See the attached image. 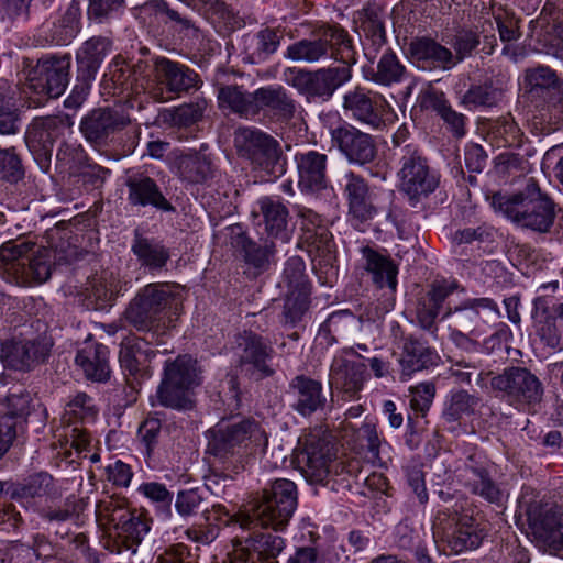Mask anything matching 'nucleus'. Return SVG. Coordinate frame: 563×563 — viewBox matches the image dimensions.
I'll list each match as a JSON object with an SVG mask.
<instances>
[{"instance_id":"obj_28","label":"nucleus","mask_w":563,"mask_h":563,"mask_svg":"<svg viewBox=\"0 0 563 563\" xmlns=\"http://www.w3.org/2000/svg\"><path fill=\"white\" fill-rule=\"evenodd\" d=\"M154 74L157 84L176 95L197 89L201 85L199 75L194 69L166 57L154 60Z\"/></svg>"},{"instance_id":"obj_51","label":"nucleus","mask_w":563,"mask_h":563,"mask_svg":"<svg viewBox=\"0 0 563 563\" xmlns=\"http://www.w3.org/2000/svg\"><path fill=\"white\" fill-rule=\"evenodd\" d=\"M407 69L391 49H386L380 56L376 70H373L369 79L380 86L389 87L404 81Z\"/></svg>"},{"instance_id":"obj_21","label":"nucleus","mask_w":563,"mask_h":563,"mask_svg":"<svg viewBox=\"0 0 563 563\" xmlns=\"http://www.w3.org/2000/svg\"><path fill=\"white\" fill-rule=\"evenodd\" d=\"M477 24L476 29L481 27V34L484 42L483 49L486 54H492L497 41L495 31L499 33V37L503 42H511L520 36L519 32V20L506 11L499 10V12L493 11L490 8L485 5L479 10L478 16H475Z\"/></svg>"},{"instance_id":"obj_38","label":"nucleus","mask_w":563,"mask_h":563,"mask_svg":"<svg viewBox=\"0 0 563 563\" xmlns=\"http://www.w3.org/2000/svg\"><path fill=\"white\" fill-rule=\"evenodd\" d=\"M131 252L141 267L150 272L163 271L170 258L168 247L162 241L144 235L140 228L133 231Z\"/></svg>"},{"instance_id":"obj_18","label":"nucleus","mask_w":563,"mask_h":563,"mask_svg":"<svg viewBox=\"0 0 563 563\" xmlns=\"http://www.w3.org/2000/svg\"><path fill=\"white\" fill-rule=\"evenodd\" d=\"M329 133L332 144L351 164L364 166L376 158L377 148L374 137L356 126L338 118V124L330 126Z\"/></svg>"},{"instance_id":"obj_64","label":"nucleus","mask_w":563,"mask_h":563,"mask_svg":"<svg viewBox=\"0 0 563 563\" xmlns=\"http://www.w3.org/2000/svg\"><path fill=\"white\" fill-rule=\"evenodd\" d=\"M500 102L487 84L473 85L461 98V104L467 109L495 107Z\"/></svg>"},{"instance_id":"obj_10","label":"nucleus","mask_w":563,"mask_h":563,"mask_svg":"<svg viewBox=\"0 0 563 563\" xmlns=\"http://www.w3.org/2000/svg\"><path fill=\"white\" fill-rule=\"evenodd\" d=\"M492 389L516 407L539 405L543 398L541 380L526 367L510 366L490 378Z\"/></svg>"},{"instance_id":"obj_37","label":"nucleus","mask_w":563,"mask_h":563,"mask_svg":"<svg viewBox=\"0 0 563 563\" xmlns=\"http://www.w3.org/2000/svg\"><path fill=\"white\" fill-rule=\"evenodd\" d=\"M457 288L456 282L434 280L428 291L418 299L417 319L424 330L431 331L434 327L445 299Z\"/></svg>"},{"instance_id":"obj_52","label":"nucleus","mask_w":563,"mask_h":563,"mask_svg":"<svg viewBox=\"0 0 563 563\" xmlns=\"http://www.w3.org/2000/svg\"><path fill=\"white\" fill-rule=\"evenodd\" d=\"M154 355L155 353L148 349V342L146 340L132 336L126 338L122 342L119 361L121 366L129 371L130 374H135L140 371V366Z\"/></svg>"},{"instance_id":"obj_33","label":"nucleus","mask_w":563,"mask_h":563,"mask_svg":"<svg viewBox=\"0 0 563 563\" xmlns=\"http://www.w3.org/2000/svg\"><path fill=\"white\" fill-rule=\"evenodd\" d=\"M361 253L364 261L363 268L373 285L378 289H387L391 294L396 292L398 265L390 256L371 246L362 247Z\"/></svg>"},{"instance_id":"obj_53","label":"nucleus","mask_w":563,"mask_h":563,"mask_svg":"<svg viewBox=\"0 0 563 563\" xmlns=\"http://www.w3.org/2000/svg\"><path fill=\"white\" fill-rule=\"evenodd\" d=\"M118 534L123 537L126 547L135 552L136 547L142 542L150 531V522L145 516L136 510H130L122 521L115 527Z\"/></svg>"},{"instance_id":"obj_6","label":"nucleus","mask_w":563,"mask_h":563,"mask_svg":"<svg viewBox=\"0 0 563 563\" xmlns=\"http://www.w3.org/2000/svg\"><path fill=\"white\" fill-rule=\"evenodd\" d=\"M34 243H7L0 247V261L4 269L12 275L11 283L19 286H31L45 283L52 274V253L38 247L32 251Z\"/></svg>"},{"instance_id":"obj_8","label":"nucleus","mask_w":563,"mask_h":563,"mask_svg":"<svg viewBox=\"0 0 563 563\" xmlns=\"http://www.w3.org/2000/svg\"><path fill=\"white\" fill-rule=\"evenodd\" d=\"M70 64L69 54L63 56L47 55L37 60L29 73V85L23 89L25 95L27 90H34L38 95L29 102V107L43 104L46 96L58 98L63 95L69 82Z\"/></svg>"},{"instance_id":"obj_63","label":"nucleus","mask_w":563,"mask_h":563,"mask_svg":"<svg viewBox=\"0 0 563 563\" xmlns=\"http://www.w3.org/2000/svg\"><path fill=\"white\" fill-rule=\"evenodd\" d=\"M338 550L343 549L339 547L332 548V552H321L317 547L303 545L296 548L295 552L288 558L287 563H334L340 560Z\"/></svg>"},{"instance_id":"obj_25","label":"nucleus","mask_w":563,"mask_h":563,"mask_svg":"<svg viewBox=\"0 0 563 563\" xmlns=\"http://www.w3.org/2000/svg\"><path fill=\"white\" fill-rule=\"evenodd\" d=\"M463 484L474 495L479 496L490 504L500 505L504 493L490 474L488 462L468 456L463 468Z\"/></svg>"},{"instance_id":"obj_62","label":"nucleus","mask_w":563,"mask_h":563,"mask_svg":"<svg viewBox=\"0 0 563 563\" xmlns=\"http://www.w3.org/2000/svg\"><path fill=\"white\" fill-rule=\"evenodd\" d=\"M306 265L301 257L292 256L285 263L283 282L290 290H310V284L305 275Z\"/></svg>"},{"instance_id":"obj_36","label":"nucleus","mask_w":563,"mask_h":563,"mask_svg":"<svg viewBox=\"0 0 563 563\" xmlns=\"http://www.w3.org/2000/svg\"><path fill=\"white\" fill-rule=\"evenodd\" d=\"M457 288L456 282L434 280L428 291L418 299L417 319L424 330L431 331L434 327L445 299Z\"/></svg>"},{"instance_id":"obj_27","label":"nucleus","mask_w":563,"mask_h":563,"mask_svg":"<svg viewBox=\"0 0 563 563\" xmlns=\"http://www.w3.org/2000/svg\"><path fill=\"white\" fill-rule=\"evenodd\" d=\"M367 377L365 363L338 355L330 366L329 384L342 391L347 399H354L363 389Z\"/></svg>"},{"instance_id":"obj_5","label":"nucleus","mask_w":563,"mask_h":563,"mask_svg":"<svg viewBox=\"0 0 563 563\" xmlns=\"http://www.w3.org/2000/svg\"><path fill=\"white\" fill-rule=\"evenodd\" d=\"M180 302L178 287L167 283H152L139 290L124 311L125 320L139 331L164 333L162 313Z\"/></svg>"},{"instance_id":"obj_35","label":"nucleus","mask_w":563,"mask_h":563,"mask_svg":"<svg viewBox=\"0 0 563 563\" xmlns=\"http://www.w3.org/2000/svg\"><path fill=\"white\" fill-rule=\"evenodd\" d=\"M438 353L421 340L408 336L404 339L401 354L398 360L400 366V380L406 382L412 374L430 366L437 365Z\"/></svg>"},{"instance_id":"obj_26","label":"nucleus","mask_w":563,"mask_h":563,"mask_svg":"<svg viewBox=\"0 0 563 563\" xmlns=\"http://www.w3.org/2000/svg\"><path fill=\"white\" fill-rule=\"evenodd\" d=\"M408 54L412 64L422 70H448L456 64L452 51L429 36L415 37L409 43Z\"/></svg>"},{"instance_id":"obj_49","label":"nucleus","mask_w":563,"mask_h":563,"mask_svg":"<svg viewBox=\"0 0 563 563\" xmlns=\"http://www.w3.org/2000/svg\"><path fill=\"white\" fill-rule=\"evenodd\" d=\"M88 290L89 297L96 300L98 308H103L128 290V283L121 282L119 276L112 272H102L92 278Z\"/></svg>"},{"instance_id":"obj_13","label":"nucleus","mask_w":563,"mask_h":563,"mask_svg":"<svg viewBox=\"0 0 563 563\" xmlns=\"http://www.w3.org/2000/svg\"><path fill=\"white\" fill-rule=\"evenodd\" d=\"M342 107L354 120L374 130H382L393 112L382 93L362 86L344 93Z\"/></svg>"},{"instance_id":"obj_15","label":"nucleus","mask_w":563,"mask_h":563,"mask_svg":"<svg viewBox=\"0 0 563 563\" xmlns=\"http://www.w3.org/2000/svg\"><path fill=\"white\" fill-rule=\"evenodd\" d=\"M300 220L301 241L307 244L312 261L319 266H332L335 258V244L327 221L314 210L301 205L295 206Z\"/></svg>"},{"instance_id":"obj_41","label":"nucleus","mask_w":563,"mask_h":563,"mask_svg":"<svg viewBox=\"0 0 563 563\" xmlns=\"http://www.w3.org/2000/svg\"><path fill=\"white\" fill-rule=\"evenodd\" d=\"M111 51L112 41L109 37L93 36L87 40L77 52L78 71L85 79H93Z\"/></svg>"},{"instance_id":"obj_48","label":"nucleus","mask_w":563,"mask_h":563,"mask_svg":"<svg viewBox=\"0 0 563 563\" xmlns=\"http://www.w3.org/2000/svg\"><path fill=\"white\" fill-rule=\"evenodd\" d=\"M479 402L478 396L464 389H453L448 394L443 404L442 418L449 423L459 422L463 418L474 415Z\"/></svg>"},{"instance_id":"obj_16","label":"nucleus","mask_w":563,"mask_h":563,"mask_svg":"<svg viewBox=\"0 0 563 563\" xmlns=\"http://www.w3.org/2000/svg\"><path fill=\"white\" fill-rule=\"evenodd\" d=\"M66 126V119L59 115L36 117L26 126L25 144L44 173L49 170L54 145Z\"/></svg>"},{"instance_id":"obj_46","label":"nucleus","mask_w":563,"mask_h":563,"mask_svg":"<svg viewBox=\"0 0 563 563\" xmlns=\"http://www.w3.org/2000/svg\"><path fill=\"white\" fill-rule=\"evenodd\" d=\"M60 489L57 487L53 476L46 472H38L30 475L22 483H18L12 492V498H43L56 499L60 497Z\"/></svg>"},{"instance_id":"obj_2","label":"nucleus","mask_w":563,"mask_h":563,"mask_svg":"<svg viewBox=\"0 0 563 563\" xmlns=\"http://www.w3.org/2000/svg\"><path fill=\"white\" fill-rule=\"evenodd\" d=\"M297 508V487L294 482L286 478L275 479L263 489L261 497L252 505V514H236L230 516L225 507L213 505L216 512L228 516V522L238 523L242 529L255 526L272 528L275 532L282 531L289 523Z\"/></svg>"},{"instance_id":"obj_3","label":"nucleus","mask_w":563,"mask_h":563,"mask_svg":"<svg viewBox=\"0 0 563 563\" xmlns=\"http://www.w3.org/2000/svg\"><path fill=\"white\" fill-rule=\"evenodd\" d=\"M492 207L518 228L537 233H548L554 224L555 205L530 178L527 185L512 194L496 192Z\"/></svg>"},{"instance_id":"obj_43","label":"nucleus","mask_w":563,"mask_h":563,"mask_svg":"<svg viewBox=\"0 0 563 563\" xmlns=\"http://www.w3.org/2000/svg\"><path fill=\"white\" fill-rule=\"evenodd\" d=\"M176 167L179 178L190 185L206 184L216 175L210 156L197 152L179 156Z\"/></svg>"},{"instance_id":"obj_12","label":"nucleus","mask_w":563,"mask_h":563,"mask_svg":"<svg viewBox=\"0 0 563 563\" xmlns=\"http://www.w3.org/2000/svg\"><path fill=\"white\" fill-rule=\"evenodd\" d=\"M335 453L330 440L320 431L314 430L305 437L303 448L298 455L303 476L310 483L322 484L334 470H342V463L334 460Z\"/></svg>"},{"instance_id":"obj_34","label":"nucleus","mask_w":563,"mask_h":563,"mask_svg":"<svg viewBox=\"0 0 563 563\" xmlns=\"http://www.w3.org/2000/svg\"><path fill=\"white\" fill-rule=\"evenodd\" d=\"M128 188V201L133 207L151 206L162 211H173L174 207L166 199L157 183L144 175L130 176L125 181Z\"/></svg>"},{"instance_id":"obj_58","label":"nucleus","mask_w":563,"mask_h":563,"mask_svg":"<svg viewBox=\"0 0 563 563\" xmlns=\"http://www.w3.org/2000/svg\"><path fill=\"white\" fill-rule=\"evenodd\" d=\"M20 111L13 98L0 89V134H16L20 131Z\"/></svg>"},{"instance_id":"obj_42","label":"nucleus","mask_w":563,"mask_h":563,"mask_svg":"<svg viewBox=\"0 0 563 563\" xmlns=\"http://www.w3.org/2000/svg\"><path fill=\"white\" fill-rule=\"evenodd\" d=\"M427 10L432 19L443 20L456 27L467 26L468 22L479 14L467 0H430Z\"/></svg>"},{"instance_id":"obj_7","label":"nucleus","mask_w":563,"mask_h":563,"mask_svg":"<svg viewBox=\"0 0 563 563\" xmlns=\"http://www.w3.org/2000/svg\"><path fill=\"white\" fill-rule=\"evenodd\" d=\"M196 361L189 355H180L166 362L162 382L156 391L159 405L176 410L194 407L190 389L198 385Z\"/></svg>"},{"instance_id":"obj_57","label":"nucleus","mask_w":563,"mask_h":563,"mask_svg":"<svg viewBox=\"0 0 563 563\" xmlns=\"http://www.w3.org/2000/svg\"><path fill=\"white\" fill-rule=\"evenodd\" d=\"M534 333L540 341L552 350H563V324L556 317L543 318L533 322Z\"/></svg>"},{"instance_id":"obj_11","label":"nucleus","mask_w":563,"mask_h":563,"mask_svg":"<svg viewBox=\"0 0 563 563\" xmlns=\"http://www.w3.org/2000/svg\"><path fill=\"white\" fill-rule=\"evenodd\" d=\"M234 146L240 156L268 173H283L282 148L267 133L250 126H241L234 132Z\"/></svg>"},{"instance_id":"obj_24","label":"nucleus","mask_w":563,"mask_h":563,"mask_svg":"<svg viewBox=\"0 0 563 563\" xmlns=\"http://www.w3.org/2000/svg\"><path fill=\"white\" fill-rule=\"evenodd\" d=\"M130 118L119 109L98 108L89 112L80 122V131L87 141L102 144L110 135L124 129Z\"/></svg>"},{"instance_id":"obj_22","label":"nucleus","mask_w":563,"mask_h":563,"mask_svg":"<svg viewBox=\"0 0 563 563\" xmlns=\"http://www.w3.org/2000/svg\"><path fill=\"white\" fill-rule=\"evenodd\" d=\"M287 396L290 408L305 418L327 407L322 383L303 374L295 376L289 382Z\"/></svg>"},{"instance_id":"obj_4","label":"nucleus","mask_w":563,"mask_h":563,"mask_svg":"<svg viewBox=\"0 0 563 563\" xmlns=\"http://www.w3.org/2000/svg\"><path fill=\"white\" fill-rule=\"evenodd\" d=\"M207 453L225 463L250 445L264 450L268 437L253 419H222L207 431Z\"/></svg>"},{"instance_id":"obj_31","label":"nucleus","mask_w":563,"mask_h":563,"mask_svg":"<svg viewBox=\"0 0 563 563\" xmlns=\"http://www.w3.org/2000/svg\"><path fill=\"white\" fill-rule=\"evenodd\" d=\"M52 343L45 339L12 341L2 346L5 366L16 371H29L49 354Z\"/></svg>"},{"instance_id":"obj_60","label":"nucleus","mask_w":563,"mask_h":563,"mask_svg":"<svg viewBox=\"0 0 563 563\" xmlns=\"http://www.w3.org/2000/svg\"><path fill=\"white\" fill-rule=\"evenodd\" d=\"M253 43L254 47L251 53V58L254 62H262L278 49L280 35L277 31L266 27L254 35Z\"/></svg>"},{"instance_id":"obj_56","label":"nucleus","mask_w":563,"mask_h":563,"mask_svg":"<svg viewBox=\"0 0 563 563\" xmlns=\"http://www.w3.org/2000/svg\"><path fill=\"white\" fill-rule=\"evenodd\" d=\"M475 24H477V21L473 19L467 26L461 25L454 36L452 46L455 51L454 60L456 63L470 56L479 44L481 27L476 29Z\"/></svg>"},{"instance_id":"obj_29","label":"nucleus","mask_w":563,"mask_h":563,"mask_svg":"<svg viewBox=\"0 0 563 563\" xmlns=\"http://www.w3.org/2000/svg\"><path fill=\"white\" fill-rule=\"evenodd\" d=\"M483 532L475 519L457 509L450 515V525L444 529V539L454 553H461L478 548L483 541Z\"/></svg>"},{"instance_id":"obj_54","label":"nucleus","mask_w":563,"mask_h":563,"mask_svg":"<svg viewBox=\"0 0 563 563\" xmlns=\"http://www.w3.org/2000/svg\"><path fill=\"white\" fill-rule=\"evenodd\" d=\"M490 134L497 147H520L523 140V133L511 115L495 120Z\"/></svg>"},{"instance_id":"obj_9","label":"nucleus","mask_w":563,"mask_h":563,"mask_svg":"<svg viewBox=\"0 0 563 563\" xmlns=\"http://www.w3.org/2000/svg\"><path fill=\"white\" fill-rule=\"evenodd\" d=\"M401 190L411 199L432 194L440 185V174L431 168L419 147H401L397 152Z\"/></svg>"},{"instance_id":"obj_61","label":"nucleus","mask_w":563,"mask_h":563,"mask_svg":"<svg viewBox=\"0 0 563 563\" xmlns=\"http://www.w3.org/2000/svg\"><path fill=\"white\" fill-rule=\"evenodd\" d=\"M310 290H290L284 305V319L286 323L299 322L309 308Z\"/></svg>"},{"instance_id":"obj_19","label":"nucleus","mask_w":563,"mask_h":563,"mask_svg":"<svg viewBox=\"0 0 563 563\" xmlns=\"http://www.w3.org/2000/svg\"><path fill=\"white\" fill-rule=\"evenodd\" d=\"M80 20V2L71 0L57 19L45 21L35 30L34 41L40 46H66L79 34Z\"/></svg>"},{"instance_id":"obj_59","label":"nucleus","mask_w":563,"mask_h":563,"mask_svg":"<svg viewBox=\"0 0 563 563\" xmlns=\"http://www.w3.org/2000/svg\"><path fill=\"white\" fill-rule=\"evenodd\" d=\"M25 174L22 159L14 147L0 148V179L16 184Z\"/></svg>"},{"instance_id":"obj_39","label":"nucleus","mask_w":563,"mask_h":563,"mask_svg":"<svg viewBox=\"0 0 563 563\" xmlns=\"http://www.w3.org/2000/svg\"><path fill=\"white\" fill-rule=\"evenodd\" d=\"M76 364L81 367L86 377L96 382H104L110 376L109 350L89 336L78 350Z\"/></svg>"},{"instance_id":"obj_23","label":"nucleus","mask_w":563,"mask_h":563,"mask_svg":"<svg viewBox=\"0 0 563 563\" xmlns=\"http://www.w3.org/2000/svg\"><path fill=\"white\" fill-rule=\"evenodd\" d=\"M525 84L530 98H540L548 107L563 109V79L549 66L527 68Z\"/></svg>"},{"instance_id":"obj_55","label":"nucleus","mask_w":563,"mask_h":563,"mask_svg":"<svg viewBox=\"0 0 563 563\" xmlns=\"http://www.w3.org/2000/svg\"><path fill=\"white\" fill-rule=\"evenodd\" d=\"M208 102L205 98H197L189 103L180 104L168 111V118L173 125L188 128L199 122L207 109Z\"/></svg>"},{"instance_id":"obj_17","label":"nucleus","mask_w":563,"mask_h":563,"mask_svg":"<svg viewBox=\"0 0 563 563\" xmlns=\"http://www.w3.org/2000/svg\"><path fill=\"white\" fill-rule=\"evenodd\" d=\"M344 180L343 195L347 203L349 221L354 228L361 229L379 211H384L385 207L378 202V194L361 175L349 172Z\"/></svg>"},{"instance_id":"obj_20","label":"nucleus","mask_w":563,"mask_h":563,"mask_svg":"<svg viewBox=\"0 0 563 563\" xmlns=\"http://www.w3.org/2000/svg\"><path fill=\"white\" fill-rule=\"evenodd\" d=\"M251 528L247 536L235 537L234 558L253 559L256 563H276V558L286 547L285 539L271 531H257Z\"/></svg>"},{"instance_id":"obj_45","label":"nucleus","mask_w":563,"mask_h":563,"mask_svg":"<svg viewBox=\"0 0 563 563\" xmlns=\"http://www.w3.org/2000/svg\"><path fill=\"white\" fill-rule=\"evenodd\" d=\"M257 114L267 109L283 119H290L296 112V101L283 86L262 87L256 90Z\"/></svg>"},{"instance_id":"obj_44","label":"nucleus","mask_w":563,"mask_h":563,"mask_svg":"<svg viewBox=\"0 0 563 563\" xmlns=\"http://www.w3.org/2000/svg\"><path fill=\"white\" fill-rule=\"evenodd\" d=\"M261 214L263 216L265 229L269 236L279 239L283 242L289 241L288 209L279 199L262 197L257 201Z\"/></svg>"},{"instance_id":"obj_14","label":"nucleus","mask_w":563,"mask_h":563,"mask_svg":"<svg viewBox=\"0 0 563 563\" xmlns=\"http://www.w3.org/2000/svg\"><path fill=\"white\" fill-rule=\"evenodd\" d=\"M528 528L537 544L544 551L558 552L563 549L561 514L554 506L540 501H522Z\"/></svg>"},{"instance_id":"obj_40","label":"nucleus","mask_w":563,"mask_h":563,"mask_svg":"<svg viewBox=\"0 0 563 563\" xmlns=\"http://www.w3.org/2000/svg\"><path fill=\"white\" fill-rule=\"evenodd\" d=\"M239 347L242 350L240 354L242 365H252L260 378L269 377L274 374V369L266 364L273 350L262 336L245 331L239 339Z\"/></svg>"},{"instance_id":"obj_50","label":"nucleus","mask_w":563,"mask_h":563,"mask_svg":"<svg viewBox=\"0 0 563 563\" xmlns=\"http://www.w3.org/2000/svg\"><path fill=\"white\" fill-rule=\"evenodd\" d=\"M428 107L431 108L444 121L446 128L456 137H462L466 133V117L455 111L444 93L433 91L427 97Z\"/></svg>"},{"instance_id":"obj_1","label":"nucleus","mask_w":563,"mask_h":563,"mask_svg":"<svg viewBox=\"0 0 563 563\" xmlns=\"http://www.w3.org/2000/svg\"><path fill=\"white\" fill-rule=\"evenodd\" d=\"M285 58L308 64L335 59L343 64L314 70L298 67L284 69L283 80L308 102L329 101L340 87L352 79L351 66L357 62L352 38L339 24L321 25L309 38L290 44Z\"/></svg>"},{"instance_id":"obj_30","label":"nucleus","mask_w":563,"mask_h":563,"mask_svg":"<svg viewBox=\"0 0 563 563\" xmlns=\"http://www.w3.org/2000/svg\"><path fill=\"white\" fill-rule=\"evenodd\" d=\"M295 162L298 187L302 192L316 194L327 188L328 156L317 151L297 153Z\"/></svg>"},{"instance_id":"obj_32","label":"nucleus","mask_w":563,"mask_h":563,"mask_svg":"<svg viewBox=\"0 0 563 563\" xmlns=\"http://www.w3.org/2000/svg\"><path fill=\"white\" fill-rule=\"evenodd\" d=\"M229 243L238 252L246 264L257 269H266L269 265V258L275 254V244L273 241H265L263 245L255 243L239 223L230 225Z\"/></svg>"},{"instance_id":"obj_47","label":"nucleus","mask_w":563,"mask_h":563,"mask_svg":"<svg viewBox=\"0 0 563 563\" xmlns=\"http://www.w3.org/2000/svg\"><path fill=\"white\" fill-rule=\"evenodd\" d=\"M220 108H228L243 118H253L257 114L256 90L249 92L242 87L230 85L221 87L218 91Z\"/></svg>"}]
</instances>
